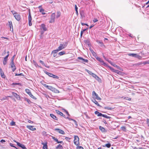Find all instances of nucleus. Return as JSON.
Masks as SVG:
<instances>
[{
  "label": "nucleus",
  "instance_id": "nucleus-1",
  "mask_svg": "<svg viewBox=\"0 0 149 149\" xmlns=\"http://www.w3.org/2000/svg\"><path fill=\"white\" fill-rule=\"evenodd\" d=\"M11 12L13 14L14 16L15 19L17 21H19L21 19V17L19 13H17V12L13 10L11 11Z\"/></svg>",
  "mask_w": 149,
  "mask_h": 149
},
{
  "label": "nucleus",
  "instance_id": "nucleus-2",
  "mask_svg": "<svg viewBox=\"0 0 149 149\" xmlns=\"http://www.w3.org/2000/svg\"><path fill=\"white\" fill-rule=\"evenodd\" d=\"M68 45V42H65L63 44H60L59 46L58 47V49L60 51L62 49L65 48Z\"/></svg>",
  "mask_w": 149,
  "mask_h": 149
},
{
  "label": "nucleus",
  "instance_id": "nucleus-3",
  "mask_svg": "<svg viewBox=\"0 0 149 149\" xmlns=\"http://www.w3.org/2000/svg\"><path fill=\"white\" fill-rule=\"evenodd\" d=\"M74 143L76 146H78L79 144V138L77 136H74Z\"/></svg>",
  "mask_w": 149,
  "mask_h": 149
},
{
  "label": "nucleus",
  "instance_id": "nucleus-4",
  "mask_svg": "<svg viewBox=\"0 0 149 149\" xmlns=\"http://www.w3.org/2000/svg\"><path fill=\"white\" fill-rule=\"evenodd\" d=\"M92 95L94 98L97 100H100L101 98L98 96V95L94 91L92 92Z\"/></svg>",
  "mask_w": 149,
  "mask_h": 149
},
{
  "label": "nucleus",
  "instance_id": "nucleus-5",
  "mask_svg": "<svg viewBox=\"0 0 149 149\" xmlns=\"http://www.w3.org/2000/svg\"><path fill=\"white\" fill-rule=\"evenodd\" d=\"M78 59L80 60L79 61L82 63H87L88 61L87 60L84 59L81 57H78Z\"/></svg>",
  "mask_w": 149,
  "mask_h": 149
},
{
  "label": "nucleus",
  "instance_id": "nucleus-6",
  "mask_svg": "<svg viewBox=\"0 0 149 149\" xmlns=\"http://www.w3.org/2000/svg\"><path fill=\"white\" fill-rule=\"evenodd\" d=\"M28 19H29V26H31L32 25V23L31 22L32 20V18L31 15V13L29 11V13L28 16Z\"/></svg>",
  "mask_w": 149,
  "mask_h": 149
},
{
  "label": "nucleus",
  "instance_id": "nucleus-7",
  "mask_svg": "<svg viewBox=\"0 0 149 149\" xmlns=\"http://www.w3.org/2000/svg\"><path fill=\"white\" fill-rule=\"evenodd\" d=\"M51 20L49 21L50 23L54 22L55 20V13H53L51 15Z\"/></svg>",
  "mask_w": 149,
  "mask_h": 149
},
{
  "label": "nucleus",
  "instance_id": "nucleus-8",
  "mask_svg": "<svg viewBox=\"0 0 149 149\" xmlns=\"http://www.w3.org/2000/svg\"><path fill=\"white\" fill-rule=\"evenodd\" d=\"M45 73L50 77H52L53 78L56 79L58 78V76H57L55 75L52 74L50 73L47 72H45Z\"/></svg>",
  "mask_w": 149,
  "mask_h": 149
},
{
  "label": "nucleus",
  "instance_id": "nucleus-9",
  "mask_svg": "<svg viewBox=\"0 0 149 149\" xmlns=\"http://www.w3.org/2000/svg\"><path fill=\"white\" fill-rule=\"evenodd\" d=\"M54 130L56 131L59 133L61 134H64L65 133V132L63 130L58 128H56L54 129Z\"/></svg>",
  "mask_w": 149,
  "mask_h": 149
},
{
  "label": "nucleus",
  "instance_id": "nucleus-10",
  "mask_svg": "<svg viewBox=\"0 0 149 149\" xmlns=\"http://www.w3.org/2000/svg\"><path fill=\"white\" fill-rule=\"evenodd\" d=\"M26 127L28 129L31 131H35L36 130V128L34 127V126L27 125Z\"/></svg>",
  "mask_w": 149,
  "mask_h": 149
},
{
  "label": "nucleus",
  "instance_id": "nucleus-11",
  "mask_svg": "<svg viewBox=\"0 0 149 149\" xmlns=\"http://www.w3.org/2000/svg\"><path fill=\"white\" fill-rule=\"evenodd\" d=\"M11 67L12 68V70L13 72H14L16 69V67L14 64V63H11Z\"/></svg>",
  "mask_w": 149,
  "mask_h": 149
},
{
  "label": "nucleus",
  "instance_id": "nucleus-12",
  "mask_svg": "<svg viewBox=\"0 0 149 149\" xmlns=\"http://www.w3.org/2000/svg\"><path fill=\"white\" fill-rule=\"evenodd\" d=\"M17 145L22 148L23 149H26V148L25 147V146L23 144H21L19 142H17Z\"/></svg>",
  "mask_w": 149,
  "mask_h": 149
},
{
  "label": "nucleus",
  "instance_id": "nucleus-13",
  "mask_svg": "<svg viewBox=\"0 0 149 149\" xmlns=\"http://www.w3.org/2000/svg\"><path fill=\"white\" fill-rule=\"evenodd\" d=\"M43 85L45 87L52 91V89H53V87L52 86H48L46 84H45Z\"/></svg>",
  "mask_w": 149,
  "mask_h": 149
},
{
  "label": "nucleus",
  "instance_id": "nucleus-14",
  "mask_svg": "<svg viewBox=\"0 0 149 149\" xmlns=\"http://www.w3.org/2000/svg\"><path fill=\"white\" fill-rule=\"evenodd\" d=\"M12 93L17 99H18L20 98V96L16 93L13 92H12Z\"/></svg>",
  "mask_w": 149,
  "mask_h": 149
},
{
  "label": "nucleus",
  "instance_id": "nucleus-15",
  "mask_svg": "<svg viewBox=\"0 0 149 149\" xmlns=\"http://www.w3.org/2000/svg\"><path fill=\"white\" fill-rule=\"evenodd\" d=\"M56 111L58 114L61 115V116H63V117L65 118V115H63V113H62L59 110H56Z\"/></svg>",
  "mask_w": 149,
  "mask_h": 149
},
{
  "label": "nucleus",
  "instance_id": "nucleus-16",
  "mask_svg": "<svg viewBox=\"0 0 149 149\" xmlns=\"http://www.w3.org/2000/svg\"><path fill=\"white\" fill-rule=\"evenodd\" d=\"M41 144L43 145V149H47V143H42Z\"/></svg>",
  "mask_w": 149,
  "mask_h": 149
},
{
  "label": "nucleus",
  "instance_id": "nucleus-17",
  "mask_svg": "<svg viewBox=\"0 0 149 149\" xmlns=\"http://www.w3.org/2000/svg\"><path fill=\"white\" fill-rule=\"evenodd\" d=\"M41 27L44 31H45L47 30V28L46 27L45 25L44 24H42L41 25Z\"/></svg>",
  "mask_w": 149,
  "mask_h": 149
},
{
  "label": "nucleus",
  "instance_id": "nucleus-18",
  "mask_svg": "<svg viewBox=\"0 0 149 149\" xmlns=\"http://www.w3.org/2000/svg\"><path fill=\"white\" fill-rule=\"evenodd\" d=\"M95 113L98 116H102V114L99 112L96 111H95Z\"/></svg>",
  "mask_w": 149,
  "mask_h": 149
},
{
  "label": "nucleus",
  "instance_id": "nucleus-19",
  "mask_svg": "<svg viewBox=\"0 0 149 149\" xmlns=\"http://www.w3.org/2000/svg\"><path fill=\"white\" fill-rule=\"evenodd\" d=\"M53 139L56 142H57V143H63L62 141H58V140L55 137H53Z\"/></svg>",
  "mask_w": 149,
  "mask_h": 149
},
{
  "label": "nucleus",
  "instance_id": "nucleus-20",
  "mask_svg": "<svg viewBox=\"0 0 149 149\" xmlns=\"http://www.w3.org/2000/svg\"><path fill=\"white\" fill-rule=\"evenodd\" d=\"M104 109L108 110H111L113 109V107H104Z\"/></svg>",
  "mask_w": 149,
  "mask_h": 149
},
{
  "label": "nucleus",
  "instance_id": "nucleus-21",
  "mask_svg": "<svg viewBox=\"0 0 149 149\" xmlns=\"http://www.w3.org/2000/svg\"><path fill=\"white\" fill-rule=\"evenodd\" d=\"M11 97V96H4L3 97H2L1 99H0V100L1 101H3L6 100H8V97Z\"/></svg>",
  "mask_w": 149,
  "mask_h": 149
},
{
  "label": "nucleus",
  "instance_id": "nucleus-22",
  "mask_svg": "<svg viewBox=\"0 0 149 149\" xmlns=\"http://www.w3.org/2000/svg\"><path fill=\"white\" fill-rule=\"evenodd\" d=\"M50 116L54 119L57 120L58 118H57L54 114H50Z\"/></svg>",
  "mask_w": 149,
  "mask_h": 149
},
{
  "label": "nucleus",
  "instance_id": "nucleus-23",
  "mask_svg": "<svg viewBox=\"0 0 149 149\" xmlns=\"http://www.w3.org/2000/svg\"><path fill=\"white\" fill-rule=\"evenodd\" d=\"M96 41L98 43L100 44V46L102 47L103 46H104L102 42L98 40H96Z\"/></svg>",
  "mask_w": 149,
  "mask_h": 149
},
{
  "label": "nucleus",
  "instance_id": "nucleus-24",
  "mask_svg": "<svg viewBox=\"0 0 149 149\" xmlns=\"http://www.w3.org/2000/svg\"><path fill=\"white\" fill-rule=\"evenodd\" d=\"M29 96L31 97L33 99H34L36 100V98L35 97H34L31 94V92H30L29 93H28V94Z\"/></svg>",
  "mask_w": 149,
  "mask_h": 149
},
{
  "label": "nucleus",
  "instance_id": "nucleus-25",
  "mask_svg": "<svg viewBox=\"0 0 149 149\" xmlns=\"http://www.w3.org/2000/svg\"><path fill=\"white\" fill-rule=\"evenodd\" d=\"M29 96L31 97L33 99H34L36 100V98L35 97H34L31 94V92H30L29 93H28V94Z\"/></svg>",
  "mask_w": 149,
  "mask_h": 149
},
{
  "label": "nucleus",
  "instance_id": "nucleus-26",
  "mask_svg": "<svg viewBox=\"0 0 149 149\" xmlns=\"http://www.w3.org/2000/svg\"><path fill=\"white\" fill-rule=\"evenodd\" d=\"M93 102L95 104L97 105L98 106H100L99 104L97 103V102L95 100V99H94L92 100Z\"/></svg>",
  "mask_w": 149,
  "mask_h": 149
},
{
  "label": "nucleus",
  "instance_id": "nucleus-27",
  "mask_svg": "<svg viewBox=\"0 0 149 149\" xmlns=\"http://www.w3.org/2000/svg\"><path fill=\"white\" fill-rule=\"evenodd\" d=\"M65 54V51H62L59 52L58 54L59 56H61Z\"/></svg>",
  "mask_w": 149,
  "mask_h": 149
},
{
  "label": "nucleus",
  "instance_id": "nucleus-28",
  "mask_svg": "<svg viewBox=\"0 0 149 149\" xmlns=\"http://www.w3.org/2000/svg\"><path fill=\"white\" fill-rule=\"evenodd\" d=\"M134 55H134V57L136 58H138L139 59H140L141 58V57L139 55H138L137 54H135Z\"/></svg>",
  "mask_w": 149,
  "mask_h": 149
},
{
  "label": "nucleus",
  "instance_id": "nucleus-29",
  "mask_svg": "<svg viewBox=\"0 0 149 149\" xmlns=\"http://www.w3.org/2000/svg\"><path fill=\"white\" fill-rule=\"evenodd\" d=\"M52 91L56 93H59V92L58 90L53 87V89H52Z\"/></svg>",
  "mask_w": 149,
  "mask_h": 149
},
{
  "label": "nucleus",
  "instance_id": "nucleus-30",
  "mask_svg": "<svg viewBox=\"0 0 149 149\" xmlns=\"http://www.w3.org/2000/svg\"><path fill=\"white\" fill-rule=\"evenodd\" d=\"M111 144L110 143H108V144H106L104 146H103L104 147H106L107 148H109L111 147Z\"/></svg>",
  "mask_w": 149,
  "mask_h": 149
},
{
  "label": "nucleus",
  "instance_id": "nucleus-31",
  "mask_svg": "<svg viewBox=\"0 0 149 149\" xmlns=\"http://www.w3.org/2000/svg\"><path fill=\"white\" fill-rule=\"evenodd\" d=\"M62 146L60 144H59L56 147V149H62Z\"/></svg>",
  "mask_w": 149,
  "mask_h": 149
},
{
  "label": "nucleus",
  "instance_id": "nucleus-32",
  "mask_svg": "<svg viewBox=\"0 0 149 149\" xmlns=\"http://www.w3.org/2000/svg\"><path fill=\"white\" fill-rule=\"evenodd\" d=\"M7 60L8 59L4 58L3 61V63L4 65H5L6 64Z\"/></svg>",
  "mask_w": 149,
  "mask_h": 149
},
{
  "label": "nucleus",
  "instance_id": "nucleus-33",
  "mask_svg": "<svg viewBox=\"0 0 149 149\" xmlns=\"http://www.w3.org/2000/svg\"><path fill=\"white\" fill-rule=\"evenodd\" d=\"M61 15V13L60 11H58L57 13V15L56 16V18H58Z\"/></svg>",
  "mask_w": 149,
  "mask_h": 149
},
{
  "label": "nucleus",
  "instance_id": "nucleus-34",
  "mask_svg": "<svg viewBox=\"0 0 149 149\" xmlns=\"http://www.w3.org/2000/svg\"><path fill=\"white\" fill-rule=\"evenodd\" d=\"M99 129L101 130V131L102 132H104L105 131V129L101 126H100Z\"/></svg>",
  "mask_w": 149,
  "mask_h": 149
},
{
  "label": "nucleus",
  "instance_id": "nucleus-35",
  "mask_svg": "<svg viewBox=\"0 0 149 149\" xmlns=\"http://www.w3.org/2000/svg\"><path fill=\"white\" fill-rule=\"evenodd\" d=\"M102 116H103L104 118H110L111 117L108 116H107V115L105 114H103L102 115Z\"/></svg>",
  "mask_w": 149,
  "mask_h": 149
},
{
  "label": "nucleus",
  "instance_id": "nucleus-36",
  "mask_svg": "<svg viewBox=\"0 0 149 149\" xmlns=\"http://www.w3.org/2000/svg\"><path fill=\"white\" fill-rule=\"evenodd\" d=\"M39 62L41 63L43 65L45 66V67H46L47 68H49V67H48V66H47L46 65H45V64L44 63V62L42 61L41 60H40Z\"/></svg>",
  "mask_w": 149,
  "mask_h": 149
},
{
  "label": "nucleus",
  "instance_id": "nucleus-37",
  "mask_svg": "<svg viewBox=\"0 0 149 149\" xmlns=\"http://www.w3.org/2000/svg\"><path fill=\"white\" fill-rule=\"evenodd\" d=\"M59 51L57 49L56 50H54L52 51V54H56Z\"/></svg>",
  "mask_w": 149,
  "mask_h": 149
},
{
  "label": "nucleus",
  "instance_id": "nucleus-38",
  "mask_svg": "<svg viewBox=\"0 0 149 149\" xmlns=\"http://www.w3.org/2000/svg\"><path fill=\"white\" fill-rule=\"evenodd\" d=\"M101 64L102 65H103L104 66H106L107 65V64L104 62V61L102 60L101 62H100Z\"/></svg>",
  "mask_w": 149,
  "mask_h": 149
},
{
  "label": "nucleus",
  "instance_id": "nucleus-39",
  "mask_svg": "<svg viewBox=\"0 0 149 149\" xmlns=\"http://www.w3.org/2000/svg\"><path fill=\"white\" fill-rule=\"evenodd\" d=\"M24 100L25 101L27 102L29 104H30L31 102L30 101V100L29 99L26 98H24Z\"/></svg>",
  "mask_w": 149,
  "mask_h": 149
},
{
  "label": "nucleus",
  "instance_id": "nucleus-40",
  "mask_svg": "<svg viewBox=\"0 0 149 149\" xmlns=\"http://www.w3.org/2000/svg\"><path fill=\"white\" fill-rule=\"evenodd\" d=\"M45 11V10L44 9L42 10H40V12L42 13V14L43 15H44L45 14V13H44V11Z\"/></svg>",
  "mask_w": 149,
  "mask_h": 149
},
{
  "label": "nucleus",
  "instance_id": "nucleus-41",
  "mask_svg": "<svg viewBox=\"0 0 149 149\" xmlns=\"http://www.w3.org/2000/svg\"><path fill=\"white\" fill-rule=\"evenodd\" d=\"M111 65H113L114 67H116L117 68H118V69H120V67H119V66H117L115 64H112L111 63Z\"/></svg>",
  "mask_w": 149,
  "mask_h": 149
},
{
  "label": "nucleus",
  "instance_id": "nucleus-42",
  "mask_svg": "<svg viewBox=\"0 0 149 149\" xmlns=\"http://www.w3.org/2000/svg\"><path fill=\"white\" fill-rule=\"evenodd\" d=\"M109 68H110V69L111 70V71L113 72H114L116 70H115L111 66H109Z\"/></svg>",
  "mask_w": 149,
  "mask_h": 149
},
{
  "label": "nucleus",
  "instance_id": "nucleus-43",
  "mask_svg": "<svg viewBox=\"0 0 149 149\" xmlns=\"http://www.w3.org/2000/svg\"><path fill=\"white\" fill-rule=\"evenodd\" d=\"M15 122H14L13 121H12L10 123V125L11 126H15Z\"/></svg>",
  "mask_w": 149,
  "mask_h": 149
},
{
  "label": "nucleus",
  "instance_id": "nucleus-44",
  "mask_svg": "<svg viewBox=\"0 0 149 149\" xmlns=\"http://www.w3.org/2000/svg\"><path fill=\"white\" fill-rule=\"evenodd\" d=\"M75 10L76 11V14H78V10H77L78 8L76 5H75Z\"/></svg>",
  "mask_w": 149,
  "mask_h": 149
},
{
  "label": "nucleus",
  "instance_id": "nucleus-45",
  "mask_svg": "<svg viewBox=\"0 0 149 149\" xmlns=\"http://www.w3.org/2000/svg\"><path fill=\"white\" fill-rule=\"evenodd\" d=\"M114 72L116 73L117 74H120L121 73V72L120 71H119L118 70H116Z\"/></svg>",
  "mask_w": 149,
  "mask_h": 149
},
{
  "label": "nucleus",
  "instance_id": "nucleus-46",
  "mask_svg": "<svg viewBox=\"0 0 149 149\" xmlns=\"http://www.w3.org/2000/svg\"><path fill=\"white\" fill-rule=\"evenodd\" d=\"M73 121L74 122V124H75V127L77 128V126H78V125H77V121L74 120H73Z\"/></svg>",
  "mask_w": 149,
  "mask_h": 149
},
{
  "label": "nucleus",
  "instance_id": "nucleus-47",
  "mask_svg": "<svg viewBox=\"0 0 149 149\" xmlns=\"http://www.w3.org/2000/svg\"><path fill=\"white\" fill-rule=\"evenodd\" d=\"M134 54H133V53H129V54H128V55L129 56H132L134 57V55H135Z\"/></svg>",
  "mask_w": 149,
  "mask_h": 149
},
{
  "label": "nucleus",
  "instance_id": "nucleus-48",
  "mask_svg": "<svg viewBox=\"0 0 149 149\" xmlns=\"http://www.w3.org/2000/svg\"><path fill=\"white\" fill-rule=\"evenodd\" d=\"M25 90L26 93L27 94L31 92L30 90L28 89H26Z\"/></svg>",
  "mask_w": 149,
  "mask_h": 149
},
{
  "label": "nucleus",
  "instance_id": "nucleus-49",
  "mask_svg": "<svg viewBox=\"0 0 149 149\" xmlns=\"http://www.w3.org/2000/svg\"><path fill=\"white\" fill-rule=\"evenodd\" d=\"M96 58L97 59L98 61H100V62H101V61L102 60L100 58V57H97V58Z\"/></svg>",
  "mask_w": 149,
  "mask_h": 149
},
{
  "label": "nucleus",
  "instance_id": "nucleus-50",
  "mask_svg": "<svg viewBox=\"0 0 149 149\" xmlns=\"http://www.w3.org/2000/svg\"><path fill=\"white\" fill-rule=\"evenodd\" d=\"M146 123L148 125V127H149V119L148 118H147L146 119Z\"/></svg>",
  "mask_w": 149,
  "mask_h": 149
},
{
  "label": "nucleus",
  "instance_id": "nucleus-51",
  "mask_svg": "<svg viewBox=\"0 0 149 149\" xmlns=\"http://www.w3.org/2000/svg\"><path fill=\"white\" fill-rule=\"evenodd\" d=\"M15 75L16 76H23L24 75L22 73H20V74H15Z\"/></svg>",
  "mask_w": 149,
  "mask_h": 149
},
{
  "label": "nucleus",
  "instance_id": "nucleus-52",
  "mask_svg": "<svg viewBox=\"0 0 149 149\" xmlns=\"http://www.w3.org/2000/svg\"><path fill=\"white\" fill-rule=\"evenodd\" d=\"M33 63L36 66H38V65L37 63H36V62L34 60L33 61Z\"/></svg>",
  "mask_w": 149,
  "mask_h": 149
},
{
  "label": "nucleus",
  "instance_id": "nucleus-53",
  "mask_svg": "<svg viewBox=\"0 0 149 149\" xmlns=\"http://www.w3.org/2000/svg\"><path fill=\"white\" fill-rule=\"evenodd\" d=\"M1 77L3 78H5V75H4L3 72L1 74Z\"/></svg>",
  "mask_w": 149,
  "mask_h": 149
},
{
  "label": "nucleus",
  "instance_id": "nucleus-54",
  "mask_svg": "<svg viewBox=\"0 0 149 149\" xmlns=\"http://www.w3.org/2000/svg\"><path fill=\"white\" fill-rule=\"evenodd\" d=\"M38 8H39V10H42L43 9L42 7V6H40L38 7Z\"/></svg>",
  "mask_w": 149,
  "mask_h": 149
},
{
  "label": "nucleus",
  "instance_id": "nucleus-55",
  "mask_svg": "<svg viewBox=\"0 0 149 149\" xmlns=\"http://www.w3.org/2000/svg\"><path fill=\"white\" fill-rule=\"evenodd\" d=\"M86 71H87V72L90 74L91 75H92V73H92L91 72L89 71V70H86Z\"/></svg>",
  "mask_w": 149,
  "mask_h": 149
},
{
  "label": "nucleus",
  "instance_id": "nucleus-56",
  "mask_svg": "<svg viewBox=\"0 0 149 149\" xmlns=\"http://www.w3.org/2000/svg\"><path fill=\"white\" fill-rule=\"evenodd\" d=\"M77 149H84V148L82 147L78 146L77 147Z\"/></svg>",
  "mask_w": 149,
  "mask_h": 149
},
{
  "label": "nucleus",
  "instance_id": "nucleus-57",
  "mask_svg": "<svg viewBox=\"0 0 149 149\" xmlns=\"http://www.w3.org/2000/svg\"><path fill=\"white\" fill-rule=\"evenodd\" d=\"M93 21L94 22H95L98 21V20L97 19H94L93 20Z\"/></svg>",
  "mask_w": 149,
  "mask_h": 149
},
{
  "label": "nucleus",
  "instance_id": "nucleus-58",
  "mask_svg": "<svg viewBox=\"0 0 149 149\" xmlns=\"http://www.w3.org/2000/svg\"><path fill=\"white\" fill-rule=\"evenodd\" d=\"M15 57V55L13 56V57L11 61V63H14V58Z\"/></svg>",
  "mask_w": 149,
  "mask_h": 149
},
{
  "label": "nucleus",
  "instance_id": "nucleus-59",
  "mask_svg": "<svg viewBox=\"0 0 149 149\" xmlns=\"http://www.w3.org/2000/svg\"><path fill=\"white\" fill-rule=\"evenodd\" d=\"M81 24L82 25V26L85 25L87 26H88V25L87 24H85V23H81Z\"/></svg>",
  "mask_w": 149,
  "mask_h": 149
},
{
  "label": "nucleus",
  "instance_id": "nucleus-60",
  "mask_svg": "<svg viewBox=\"0 0 149 149\" xmlns=\"http://www.w3.org/2000/svg\"><path fill=\"white\" fill-rule=\"evenodd\" d=\"M143 64V63L142 62H140V63H137V65H142Z\"/></svg>",
  "mask_w": 149,
  "mask_h": 149
},
{
  "label": "nucleus",
  "instance_id": "nucleus-61",
  "mask_svg": "<svg viewBox=\"0 0 149 149\" xmlns=\"http://www.w3.org/2000/svg\"><path fill=\"white\" fill-rule=\"evenodd\" d=\"M13 85H21V84L20 83H13Z\"/></svg>",
  "mask_w": 149,
  "mask_h": 149
},
{
  "label": "nucleus",
  "instance_id": "nucleus-62",
  "mask_svg": "<svg viewBox=\"0 0 149 149\" xmlns=\"http://www.w3.org/2000/svg\"><path fill=\"white\" fill-rule=\"evenodd\" d=\"M28 122L29 123H33V122L30 120H28Z\"/></svg>",
  "mask_w": 149,
  "mask_h": 149
},
{
  "label": "nucleus",
  "instance_id": "nucleus-63",
  "mask_svg": "<svg viewBox=\"0 0 149 149\" xmlns=\"http://www.w3.org/2000/svg\"><path fill=\"white\" fill-rule=\"evenodd\" d=\"M0 142H1L2 143H3V142H6V141L5 140H3V139H1V141Z\"/></svg>",
  "mask_w": 149,
  "mask_h": 149
},
{
  "label": "nucleus",
  "instance_id": "nucleus-64",
  "mask_svg": "<svg viewBox=\"0 0 149 149\" xmlns=\"http://www.w3.org/2000/svg\"><path fill=\"white\" fill-rule=\"evenodd\" d=\"M92 75L93 77H95L97 76L94 73H92Z\"/></svg>",
  "mask_w": 149,
  "mask_h": 149
}]
</instances>
